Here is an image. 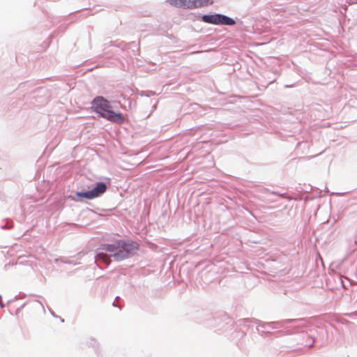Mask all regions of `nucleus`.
<instances>
[{
	"mask_svg": "<svg viewBox=\"0 0 357 357\" xmlns=\"http://www.w3.org/2000/svg\"><path fill=\"white\" fill-rule=\"evenodd\" d=\"M202 20L206 23L213 24H235V21L233 19L221 14L204 15L202 17Z\"/></svg>",
	"mask_w": 357,
	"mask_h": 357,
	"instance_id": "7ed1b4c3",
	"label": "nucleus"
},
{
	"mask_svg": "<svg viewBox=\"0 0 357 357\" xmlns=\"http://www.w3.org/2000/svg\"><path fill=\"white\" fill-rule=\"evenodd\" d=\"M107 190V185L104 183H98L91 190L86 192H77L76 195L79 197L92 199L103 194Z\"/></svg>",
	"mask_w": 357,
	"mask_h": 357,
	"instance_id": "20e7f679",
	"label": "nucleus"
},
{
	"mask_svg": "<svg viewBox=\"0 0 357 357\" xmlns=\"http://www.w3.org/2000/svg\"><path fill=\"white\" fill-rule=\"evenodd\" d=\"M96 260L102 261L104 263H105L106 264H109L111 262L109 257L107 254L103 253V252H99L97 255Z\"/></svg>",
	"mask_w": 357,
	"mask_h": 357,
	"instance_id": "0eeeda50",
	"label": "nucleus"
},
{
	"mask_svg": "<svg viewBox=\"0 0 357 357\" xmlns=\"http://www.w3.org/2000/svg\"><path fill=\"white\" fill-rule=\"evenodd\" d=\"M102 249L110 252L116 261H121L134 255L138 250V244L119 241L113 245H106Z\"/></svg>",
	"mask_w": 357,
	"mask_h": 357,
	"instance_id": "f03ea898",
	"label": "nucleus"
},
{
	"mask_svg": "<svg viewBox=\"0 0 357 357\" xmlns=\"http://www.w3.org/2000/svg\"><path fill=\"white\" fill-rule=\"evenodd\" d=\"M192 9L202 8L212 5L213 0H190Z\"/></svg>",
	"mask_w": 357,
	"mask_h": 357,
	"instance_id": "39448f33",
	"label": "nucleus"
},
{
	"mask_svg": "<svg viewBox=\"0 0 357 357\" xmlns=\"http://www.w3.org/2000/svg\"><path fill=\"white\" fill-rule=\"evenodd\" d=\"M174 5L178 8L192 9L190 0H175Z\"/></svg>",
	"mask_w": 357,
	"mask_h": 357,
	"instance_id": "423d86ee",
	"label": "nucleus"
},
{
	"mask_svg": "<svg viewBox=\"0 0 357 357\" xmlns=\"http://www.w3.org/2000/svg\"><path fill=\"white\" fill-rule=\"evenodd\" d=\"M92 108L102 118L111 122L121 124L126 121L124 116L121 113L112 111L109 102L101 96H98L93 100Z\"/></svg>",
	"mask_w": 357,
	"mask_h": 357,
	"instance_id": "f257e3e1",
	"label": "nucleus"
}]
</instances>
